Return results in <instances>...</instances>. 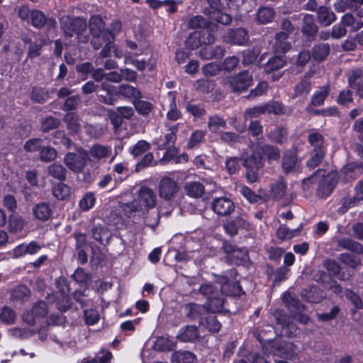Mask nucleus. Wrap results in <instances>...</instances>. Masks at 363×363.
<instances>
[{"label":"nucleus","mask_w":363,"mask_h":363,"mask_svg":"<svg viewBox=\"0 0 363 363\" xmlns=\"http://www.w3.org/2000/svg\"><path fill=\"white\" fill-rule=\"evenodd\" d=\"M275 15L276 12L274 9L269 6H262L257 10L256 21L259 24H267L274 20Z\"/></svg>","instance_id":"33"},{"label":"nucleus","mask_w":363,"mask_h":363,"mask_svg":"<svg viewBox=\"0 0 363 363\" xmlns=\"http://www.w3.org/2000/svg\"><path fill=\"white\" fill-rule=\"evenodd\" d=\"M301 230V224L294 230H291L287 226L281 225L278 228L277 230V236L279 239L282 240H290L294 237L299 235Z\"/></svg>","instance_id":"41"},{"label":"nucleus","mask_w":363,"mask_h":363,"mask_svg":"<svg viewBox=\"0 0 363 363\" xmlns=\"http://www.w3.org/2000/svg\"><path fill=\"white\" fill-rule=\"evenodd\" d=\"M91 233L94 239L101 244L108 242L111 238V233L106 226L101 225L94 226L91 230Z\"/></svg>","instance_id":"38"},{"label":"nucleus","mask_w":363,"mask_h":363,"mask_svg":"<svg viewBox=\"0 0 363 363\" xmlns=\"http://www.w3.org/2000/svg\"><path fill=\"white\" fill-rule=\"evenodd\" d=\"M60 26L66 36L72 37L76 35L79 43H86L88 42L89 36L86 30L87 23L84 18H70L64 16L60 18Z\"/></svg>","instance_id":"2"},{"label":"nucleus","mask_w":363,"mask_h":363,"mask_svg":"<svg viewBox=\"0 0 363 363\" xmlns=\"http://www.w3.org/2000/svg\"><path fill=\"white\" fill-rule=\"evenodd\" d=\"M216 27V26L215 25L210 23L203 30L197 31L199 33L201 40L202 41L203 44L211 45L215 42L216 37L214 35V28Z\"/></svg>","instance_id":"45"},{"label":"nucleus","mask_w":363,"mask_h":363,"mask_svg":"<svg viewBox=\"0 0 363 363\" xmlns=\"http://www.w3.org/2000/svg\"><path fill=\"white\" fill-rule=\"evenodd\" d=\"M87 152L89 157H92L96 160H106L111 155V147L100 144H95L92 145Z\"/></svg>","instance_id":"24"},{"label":"nucleus","mask_w":363,"mask_h":363,"mask_svg":"<svg viewBox=\"0 0 363 363\" xmlns=\"http://www.w3.org/2000/svg\"><path fill=\"white\" fill-rule=\"evenodd\" d=\"M48 172L50 176L60 181H63L66 178L67 170L61 164L54 163L50 165Z\"/></svg>","instance_id":"48"},{"label":"nucleus","mask_w":363,"mask_h":363,"mask_svg":"<svg viewBox=\"0 0 363 363\" xmlns=\"http://www.w3.org/2000/svg\"><path fill=\"white\" fill-rule=\"evenodd\" d=\"M48 312L46 303L40 301L35 303L32 308L23 315V319L29 325H33L36 323L37 319L45 316Z\"/></svg>","instance_id":"10"},{"label":"nucleus","mask_w":363,"mask_h":363,"mask_svg":"<svg viewBox=\"0 0 363 363\" xmlns=\"http://www.w3.org/2000/svg\"><path fill=\"white\" fill-rule=\"evenodd\" d=\"M184 311L186 317L192 320H198L199 323L201 318H204L203 316H206L208 313L203 306L193 303L185 304Z\"/></svg>","instance_id":"17"},{"label":"nucleus","mask_w":363,"mask_h":363,"mask_svg":"<svg viewBox=\"0 0 363 363\" xmlns=\"http://www.w3.org/2000/svg\"><path fill=\"white\" fill-rule=\"evenodd\" d=\"M318 21L324 26H329L336 19L335 14L325 6H320L317 11Z\"/></svg>","instance_id":"34"},{"label":"nucleus","mask_w":363,"mask_h":363,"mask_svg":"<svg viewBox=\"0 0 363 363\" xmlns=\"http://www.w3.org/2000/svg\"><path fill=\"white\" fill-rule=\"evenodd\" d=\"M287 130L283 126H277L268 134V138L274 143L282 144L287 140Z\"/></svg>","instance_id":"42"},{"label":"nucleus","mask_w":363,"mask_h":363,"mask_svg":"<svg viewBox=\"0 0 363 363\" xmlns=\"http://www.w3.org/2000/svg\"><path fill=\"white\" fill-rule=\"evenodd\" d=\"M211 208L219 216H228L234 211L235 204L226 196L216 197L213 199Z\"/></svg>","instance_id":"8"},{"label":"nucleus","mask_w":363,"mask_h":363,"mask_svg":"<svg viewBox=\"0 0 363 363\" xmlns=\"http://www.w3.org/2000/svg\"><path fill=\"white\" fill-rule=\"evenodd\" d=\"M337 245L341 250L351 251L358 255L363 254V245L348 238L337 240Z\"/></svg>","instance_id":"25"},{"label":"nucleus","mask_w":363,"mask_h":363,"mask_svg":"<svg viewBox=\"0 0 363 363\" xmlns=\"http://www.w3.org/2000/svg\"><path fill=\"white\" fill-rule=\"evenodd\" d=\"M177 125H172L169 128V133L165 134L164 137V143L158 145V150H164L167 147H172L177 140L176 133L177 131Z\"/></svg>","instance_id":"49"},{"label":"nucleus","mask_w":363,"mask_h":363,"mask_svg":"<svg viewBox=\"0 0 363 363\" xmlns=\"http://www.w3.org/2000/svg\"><path fill=\"white\" fill-rule=\"evenodd\" d=\"M105 23L99 15L92 16L89 20V30L92 37L101 36L107 30H104Z\"/></svg>","instance_id":"26"},{"label":"nucleus","mask_w":363,"mask_h":363,"mask_svg":"<svg viewBox=\"0 0 363 363\" xmlns=\"http://www.w3.org/2000/svg\"><path fill=\"white\" fill-rule=\"evenodd\" d=\"M337 180L335 174L333 173L324 174L322 170L321 174H318L316 182V194L320 198L327 197L333 190Z\"/></svg>","instance_id":"6"},{"label":"nucleus","mask_w":363,"mask_h":363,"mask_svg":"<svg viewBox=\"0 0 363 363\" xmlns=\"http://www.w3.org/2000/svg\"><path fill=\"white\" fill-rule=\"evenodd\" d=\"M223 38L225 42L237 45H244L249 38L247 32L242 28L228 30Z\"/></svg>","instance_id":"14"},{"label":"nucleus","mask_w":363,"mask_h":363,"mask_svg":"<svg viewBox=\"0 0 363 363\" xmlns=\"http://www.w3.org/2000/svg\"><path fill=\"white\" fill-rule=\"evenodd\" d=\"M28 23L36 28H42L46 25L48 30H55L56 26V21L53 18H48L41 11L37 9L31 11Z\"/></svg>","instance_id":"12"},{"label":"nucleus","mask_w":363,"mask_h":363,"mask_svg":"<svg viewBox=\"0 0 363 363\" xmlns=\"http://www.w3.org/2000/svg\"><path fill=\"white\" fill-rule=\"evenodd\" d=\"M115 95L129 99L133 103L142 98V93L138 88L126 84H121L118 87Z\"/></svg>","instance_id":"16"},{"label":"nucleus","mask_w":363,"mask_h":363,"mask_svg":"<svg viewBox=\"0 0 363 363\" xmlns=\"http://www.w3.org/2000/svg\"><path fill=\"white\" fill-rule=\"evenodd\" d=\"M177 347V343L169 338L159 337L154 343V349L160 352L172 351Z\"/></svg>","instance_id":"43"},{"label":"nucleus","mask_w":363,"mask_h":363,"mask_svg":"<svg viewBox=\"0 0 363 363\" xmlns=\"http://www.w3.org/2000/svg\"><path fill=\"white\" fill-rule=\"evenodd\" d=\"M326 150H312L309 160L307 161V167L310 169L317 167L323 160Z\"/></svg>","instance_id":"51"},{"label":"nucleus","mask_w":363,"mask_h":363,"mask_svg":"<svg viewBox=\"0 0 363 363\" xmlns=\"http://www.w3.org/2000/svg\"><path fill=\"white\" fill-rule=\"evenodd\" d=\"M24 224L25 222L21 217L11 216L9 221V230L13 233H18L23 228Z\"/></svg>","instance_id":"61"},{"label":"nucleus","mask_w":363,"mask_h":363,"mask_svg":"<svg viewBox=\"0 0 363 363\" xmlns=\"http://www.w3.org/2000/svg\"><path fill=\"white\" fill-rule=\"evenodd\" d=\"M179 189V187L177 183L168 177H162L158 185L159 196L165 201H170L174 199Z\"/></svg>","instance_id":"7"},{"label":"nucleus","mask_w":363,"mask_h":363,"mask_svg":"<svg viewBox=\"0 0 363 363\" xmlns=\"http://www.w3.org/2000/svg\"><path fill=\"white\" fill-rule=\"evenodd\" d=\"M286 62L281 56H274L271 57L264 65V72L271 73L274 71L281 69L284 67Z\"/></svg>","instance_id":"46"},{"label":"nucleus","mask_w":363,"mask_h":363,"mask_svg":"<svg viewBox=\"0 0 363 363\" xmlns=\"http://www.w3.org/2000/svg\"><path fill=\"white\" fill-rule=\"evenodd\" d=\"M114 40V35L109 30H106L104 33V42H107L105 46L101 49V52L99 55V58L96 60V65H100L99 58H105L111 56V50L113 48V45L111 43Z\"/></svg>","instance_id":"32"},{"label":"nucleus","mask_w":363,"mask_h":363,"mask_svg":"<svg viewBox=\"0 0 363 363\" xmlns=\"http://www.w3.org/2000/svg\"><path fill=\"white\" fill-rule=\"evenodd\" d=\"M363 172V166L358 162H350L341 170V174L346 180L354 179Z\"/></svg>","instance_id":"23"},{"label":"nucleus","mask_w":363,"mask_h":363,"mask_svg":"<svg viewBox=\"0 0 363 363\" xmlns=\"http://www.w3.org/2000/svg\"><path fill=\"white\" fill-rule=\"evenodd\" d=\"M150 147L151 145L147 141L141 140L130 149V153L136 157L149 150Z\"/></svg>","instance_id":"56"},{"label":"nucleus","mask_w":363,"mask_h":363,"mask_svg":"<svg viewBox=\"0 0 363 363\" xmlns=\"http://www.w3.org/2000/svg\"><path fill=\"white\" fill-rule=\"evenodd\" d=\"M355 195L344 201V205L350 207L356 205L357 203L362 201L363 202V180H360L357 182L354 187Z\"/></svg>","instance_id":"47"},{"label":"nucleus","mask_w":363,"mask_h":363,"mask_svg":"<svg viewBox=\"0 0 363 363\" xmlns=\"http://www.w3.org/2000/svg\"><path fill=\"white\" fill-rule=\"evenodd\" d=\"M48 301L55 303L56 308L62 312L67 311L72 305L69 294H50L48 296Z\"/></svg>","instance_id":"22"},{"label":"nucleus","mask_w":363,"mask_h":363,"mask_svg":"<svg viewBox=\"0 0 363 363\" xmlns=\"http://www.w3.org/2000/svg\"><path fill=\"white\" fill-rule=\"evenodd\" d=\"M30 289L24 286H18V287L13 289L11 292V297L13 300L23 301L30 296Z\"/></svg>","instance_id":"60"},{"label":"nucleus","mask_w":363,"mask_h":363,"mask_svg":"<svg viewBox=\"0 0 363 363\" xmlns=\"http://www.w3.org/2000/svg\"><path fill=\"white\" fill-rule=\"evenodd\" d=\"M223 294H221V296H215L213 298L208 300V305L211 311H212L213 314L214 313L220 312L223 310L224 306V298Z\"/></svg>","instance_id":"58"},{"label":"nucleus","mask_w":363,"mask_h":363,"mask_svg":"<svg viewBox=\"0 0 363 363\" xmlns=\"http://www.w3.org/2000/svg\"><path fill=\"white\" fill-rule=\"evenodd\" d=\"M52 194L58 200H65L70 196V187L60 183L53 186Z\"/></svg>","instance_id":"53"},{"label":"nucleus","mask_w":363,"mask_h":363,"mask_svg":"<svg viewBox=\"0 0 363 363\" xmlns=\"http://www.w3.org/2000/svg\"><path fill=\"white\" fill-rule=\"evenodd\" d=\"M347 77L348 86L363 99V71L361 69H352L347 72Z\"/></svg>","instance_id":"11"},{"label":"nucleus","mask_w":363,"mask_h":363,"mask_svg":"<svg viewBox=\"0 0 363 363\" xmlns=\"http://www.w3.org/2000/svg\"><path fill=\"white\" fill-rule=\"evenodd\" d=\"M308 142L312 150H326L324 137L318 131L313 130L308 133Z\"/></svg>","instance_id":"35"},{"label":"nucleus","mask_w":363,"mask_h":363,"mask_svg":"<svg viewBox=\"0 0 363 363\" xmlns=\"http://www.w3.org/2000/svg\"><path fill=\"white\" fill-rule=\"evenodd\" d=\"M206 135V132L201 130H196L191 135L188 143L187 147L189 149H192L194 147L199 145L201 143L203 142L204 137Z\"/></svg>","instance_id":"59"},{"label":"nucleus","mask_w":363,"mask_h":363,"mask_svg":"<svg viewBox=\"0 0 363 363\" xmlns=\"http://www.w3.org/2000/svg\"><path fill=\"white\" fill-rule=\"evenodd\" d=\"M329 91V86H322L313 95L311 98V104L314 106H319L323 105L326 97L328 96Z\"/></svg>","instance_id":"52"},{"label":"nucleus","mask_w":363,"mask_h":363,"mask_svg":"<svg viewBox=\"0 0 363 363\" xmlns=\"http://www.w3.org/2000/svg\"><path fill=\"white\" fill-rule=\"evenodd\" d=\"M225 50L220 45L215 47L205 46L199 50L200 57L206 60L220 59L225 55Z\"/></svg>","instance_id":"19"},{"label":"nucleus","mask_w":363,"mask_h":363,"mask_svg":"<svg viewBox=\"0 0 363 363\" xmlns=\"http://www.w3.org/2000/svg\"><path fill=\"white\" fill-rule=\"evenodd\" d=\"M248 227L249 223L243 216H237L223 224L225 233L230 236L237 235L239 229H247Z\"/></svg>","instance_id":"13"},{"label":"nucleus","mask_w":363,"mask_h":363,"mask_svg":"<svg viewBox=\"0 0 363 363\" xmlns=\"http://www.w3.org/2000/svg\"><path fill=\"white\" fill-rule=\"evenodd\" d=\"M184 189L186 194L193 198H200L205 192L204 186L198 182H186Z\"/></svg>","instance_id":"37"},{"label":"nucleus","mask_w":363,"mask_h":363,"mask_svg":"<svg viewBox=\"0 0 363 363\" xmlns=\"http://www.w3.org/2000/svg\"><path fill=\"white\" fill-rule=\"evenodd\" d=\"M172 363H195L196 356L191 352L186 350H178L172 354Z\"/></svg>","instance_id":"30"},{"label":"nucleus","mask_w":363,"mask_h":363,"mask_svg":"<svg viewBox=\"0 0 363 363\" xmlns=\"http://www.w3.org/2000/svg\"><path fill=\"white\" fill-rule=\"evenodd\" d=\"M64 121L67 129L72 133H77L81 130L82 124L79 117L73 112L68 113L65 116Z\"/></svg>","instance_id":"39"},{"label":"nucleus","mask_w":363,"mask_h":363,"mask_svg":"<svg viewBox=\"0 0 363 363\" xmlns=\"http://www.w3.org/2000/svg\"><path fill=\"white\" fill-rule=\"evenodd\" d=\"M52 213L49 203L42 202L36 204L33 208V214L35 218L40 221L48 220Z\"/></svg>","instance_id":"29"},{"label":"nucleus","mask_w":363,"mask_h":363,"mask_svg":"<svg viewBox=\"0 0 363 363\" xmlns=\"http://www.w3.org/2000/svg\"><path fill=\"white\" fill-rule=\"evenodd\" d=\"M242 163L246 169V179L250 183L257 182L262 174L264 162L262 155L254 151L250 155L242 156Z\"/></svg>","instance_id":"3"},{"label":"nucleus","mask_w":363,"mask_h":363,"mask_svg":"<svg viewBox=\"0 0 363 363\" xmlns=\"http://www.w3.org/2000/svg\"><path fill=\"white\" fill-rule=\"evenodd\" d=\"M298 164L297 156L294 152L288 151L284 152L281 160V166L286 174L295 171L298 167Z\"/></svg>","instance_id":"27"},{"label":"nucleus","mask_w":363,"mask_h":363,"mask_svg":"<svg viewBox=\"0 0 363 363\" xmlns=\"http://www.w3.org/2000/svg\"><path fill=\"white\" fill-rule=\"evenodd\" d=\"M200 325L206 328L209 331L213 333L218 332L221 327V324L217 319L216 316L213 313H208L204 318L200 320Z\"/></svg>","instance_id":"40"},{"label":"nucleus","mask_w":363,"mask_h":363,"mask_svg":"<svg viewBox=\"0 0 363 363\" xmlns=\"http://www.w3.org/2000/svg\"><path fill=\"white\" fill-rule=\"evenodd\" d=\"M133 104L137 112L143 116H147L152 111L153 108V106L150 102L141 100V99H137Z\"/></svg>","instance_id":"57"},{"label":"nucleus","mask_w":363,"mask_h":363,"mask_svg":"<svg viewBox=\"0 0 363 363\" xmlns=\"http://www.w3.org/2000/svg\"><path fill=\"white\" fill-rule=\"evenodd\" d=\"M166 99L168 102L167 118L171 121H176L180 119L182 113L177 108L175 94L171 91L168 92Z\"/></svg>","instance_id":"20"},{"label":"nucleus","mask_w":363,"mask_h":363,"mask_svg":"<svg viewBox=\"0 0 363 363\" xmlns=\"http://www.w3.org/2000/svg\"><path fill=\"white\" fill-rule=\"evenodd\" d=\"M298 353V347L291 342H281L276 347L274 354L280 357L292 359Z\"/></svg>","instance_id":"15"},{"label":"nucleus","mask_w":363,"mask_h":363,"mask_svg":"<svg viewBox=\"0 0 363 363\" xmlns=\"http://www.w3.org/2000/svg\"><path fill=\"white\" fill-rule=\"evenodd\" d=\"M340 23L344 25L345 28L346 27H352L354 31L359 30L363 26V22H355L354 17L350 13L345 14L342 17Z\"/></svg>","instance_id":"64"},{"label":"nucleus","mask_w":363,"mask_h":363,"mask_svg":"<svg viewBox=\"0 0 363 363\" xmlns=\"http://www.w3.org/2000/svg\"><path fill=\"white\" fill-rule=\"evenodd\" d=\"M289 35L286 32H279L275 35L273 49L276 53H284L289 51L291 43L287 40Z\"/></svg>","instance_id":"21"},{"label":"nucleus","mask_w":363,"mask_h":363,"mask_svg":"<svg viewBox=\"0 0 363 363\" xmlns=\"http://www.w3.org/2000/svg\"><path fill=\"white\" fill-rule=\"evenodd\" d=\"M318 30L313 16L310 14L305 15L301 30L303 34L307 37H313L316 35Z\"/></svg>","instance_id":"36"},{"label":"nucleus","mask_w":363,"mask_h":363,"mask_svg":"<svg viewBox=\"0 0 363 363\" xmlns=\"http://www.w3.org/2000/svg\"><path fill=\"white\" fill-rule=\"evenodd\" d=\"M25 43L28 44V57L34 58L38 57L41 53V49L44 45V40L39 38L33 40L26 37L23 39Z\"/></svg>","instance_id":"31"},{"label":"nucleus","mask_w":363,"mask_h":363,"mask_svg":"<svg viewBox=\"0 0 363 363\" xmlns=\"http://www.w3.org/2000/svg\"><path fill=\"white\" fill-rule=\"evenodd\" d=\"M236 277V272L232 269L224 273L223 275L218 277L216 283L220 286V289L213 286L211 284H204L200 287V292L207 298V300L215 296H221L225 293L228 296H238L242 291L239 283L234 280Z\"/></svg>","instance_id":"1"},{"label":"nucleus","mask_w":363,"mask_h":363,"mask_svg":"<svg viewBox=\"0 0 363 363\" xmlns=\"http://www.w3.org/2000/svg\"><path fill=\"white\" fill-rule=\"evenodd\" d=\"M78 153H67L64 158L66 166L74 172L82 171L86 165L87 160H90L87 150L80 148L78 150Z\"/></svg>","instance_id":"4"},{"label":"nucleus","mask_w":363,"mask_h":363,"mask_svg":"<svg viewBox=\"0 0 363 363\" xmlns=\"http://www.w3.org/2000/svg\"><path fill=\"white\" fill-rule=\"evenodd\" d=\"M330 47L328 43L315 45L312 49L311 55L317 61H323L328 55Z\"/></svg>","instance_id":"44"},{"label":"nucleus","mask_w":363,"mask_h":363,"mask_svg":"<svg viewBox=\"0 0 363 363\" xmlns=\"http://www.w3.org/2000/svg\"><path fill=\"white\" fill-rule=\"evenodd\" d=\"M136 201L143 210H148L156 206L157 196L153 189L147 186H141L138 191Z\"/></svg>","instance_id":"9"},{"label":"nucleus","mask_w":363,"mask_h":363,"mask_svg":"<svg viewBox=\"0 0 363 363\" xmlns=\"http://www.w3.org/2000/svg\"><path fill=\"white\" fill-rule=\"evenodd\" d=\"M208 128L212 133H216L220 128H226L225 121L218 115H213L208 118Z\"/></svg>","instance_id":"54"},{"label":"nucleus","mask_w":363,"mask_h":363,"mask_svg":"<svg viewBox=\"0 0 363 363\" xmlns=\"http://www.w3.org/2000/svg\"><path fill=\"white\" fill-rule=\"evenodd\" d=\"M311 77V73H306L301 78L300 82L294 86V93L292 95V98L297 97H306L311 89V82L310 77Z\"/></svg>","instance_id":"18"},{"label":"nucleus","mask_w":363,"mask_h":363,"mask_svg":"<svg viewBox=\"0 0 363 363\" xmlns=\"http://www.w3.org/2000/svg\"><path fill=\"white\" fill-rule=\"evenodd\" d=\"M199 337L198 329L196 326L188 325L182 328L177 335V338L182 342H193Z\"/></svg>","instance_id":"28"},{"label":"nucleus","mask_w":363,"mask_h":363,"mask_svg":"<svg viewBox=\"0 0 363 363\" xmlns=\"http://www.w3.org/2000/svg\"><path fill=\"white\" fill-rule=\"evenodd\" d=\"M339 260L351 268H355L361 264L359 258L349 253H342L339 255Z\"/></svg>","instance_id":"63"},{"label":"nucleus","mask_w":363,"mask_h":363,"mask_svg":"<svg viewBox=\"0 0 363 363\" xmlns=\"http://www.w3.org/2000/svg\"><path fill=\"white\" fill-rule=\"evenodd\" d=\"M264 113H266L264 105L256 106L252 108H247L243 113V117L245 121H247L251 120L253 118H258L259 116Z\"/></svg>","instance_id":"62"},{"label":"nucleus","mask_w":363,"mask_h":363,"mask_svg":"<svg viewBox=\"0 0 363 363\" xmlns=\"http://www.w3.org/2000/svg\"><path fill=\"white\" fill-rule=\"evenodd\" d=\"M286 189V184L282 179H279L273 184L271 187V194L274 199H280L285 194Z\"/></svg>","instance_id":"55"},{"label":"nucleus","mask_w":363,"mask_h":363,"mask_svg":"<svg viewBox=\"0 0 363 363\" xmlns=\"http://www.w3.org/2000/svg\"><path fill=\"white\" fill-rule=\"evenodd\" d=\"M252 75L248 71H242L226 79L233 92H241L246 90L252 83Z\"/></svg>","instance_id":"5"},{"label":"nucleus","mask_w":363,"mask_h":363,"mask_svg":"<svg viewBox=\"0 0 363 363\" xmlns=\"http://www.w3.org/2000/svg\"><path fill=\"white\" fill-rule=\"evenodd\" d=\"M282 300L286 307L291 311L298 312L301 311L303 308V305L299 302V301L293 296L290 293H285L283 295Z\"/></svg>","instance_id":"50"}]
</instances>
